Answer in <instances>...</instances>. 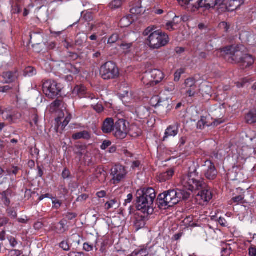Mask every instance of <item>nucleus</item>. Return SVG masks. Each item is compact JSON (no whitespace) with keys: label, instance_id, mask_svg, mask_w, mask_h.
I'll list each match as a JSON object with an SVG mask.
<instances>
[{"label":"nucleus","instance_id":"obj_43","mask_svg":"<svg viewBox=\"0 0 256 256\" xmlns=\"http://www.w3.org/2000/svg\"><path fill=\"white\" fill-rule=\"evenodd\" d=\"M122 4V0H114L110 4V7L112 8L116 9L119 8Z\"/></svg>","mask_w":256,"mask_h":256},{"label":"nucleus","instance_id":"obj_32","mask_svg":"<svg viewBox=\"0 0 256 256\" xmlns=\"http://www.w3.org/2000/svg\"><path fill=\"white\" fill-rule=\"evenodd\" d=\"M119 203L116 199L111 200L105 204V208L108 210L110 208L116 209L119 207Z\"/></svg>","mask_w":256,"mask_h":256},{"label":"nucleus","instance_id":"obj_6","mask_svg":"<svg viewBox=\"0 0 256 256\" xmlns=\"http://www.w3.org/2000/svg\"><path fill=\"white\" fill-rule=\"evenodd\" d=\"M136 207L138 210L144 214H151L154 212V202L148 200L138 192L136 194Z\"/></svg>","mask_w":256,"mask_h":256},{"label":"nucleus","instance_id":"obj_64","mask_svg":"<svg viewBox=\"0 0 256 256\" xmlns=\"http://www.w3.org/2000/svg\"><path fill=\"white\" fill-rule=\"evenodd\" d=\"M69 256H84L82 252H70Z\"/></svg>","mask_w":256,"mask_h":256},{"label":"nucleus","instance_id":"obj_20","mask_svg":"<svg viewBox=\"0 0 256 256\" xmlns=\"http://www.w3.org/2000/svg\"><path fill=\"white\" fill-rule=\"evenodd\" d=\"M224 0H200V8H213L216 5H221Z\"/></svg>","mask_w":256,"mask_h":256},{"label":"nucleus","instance_id":"obj_15","mask_svg":"<svg viewBox=\"0 0 256 256\" xmlns=\"http://www.w3.org/2000/svg\"><path fill=\"white\" fill-rule=\"evenodd\" d=\"M17 70L3 72L0 76V80L4 83H10L14 82L18 77Z\"/></svg>","mask_w":256,"mask_h":256},{"label":"nucleus","instance_id":"obj_10","mask_svg":"<svg viewBox=\"0 0 256 256\" xmlns=\"http://www.w3.org/2000/svg\"><path fill=\"white\" fill-rule=\"evenodd\" d=\"M112 180L114 184L119 183L126 176L127 172L126 168L121 165H116L111 169Z\"/></svg>","mask_w":256,"mask_h":256},{"label":"nucleus","instance_id":"obj_39","mask_svg":"<svg viewBox=\"0 0 256 256\" xmlns=\"http://www.w3.org/2000/svg\"><path fill=\"white\" fill-rule=\"evenodd\" d=\"M244 0H230V6L233 7L232 10L238 8L241 5L244 4Z\"/></svg>","mask_w":256,"mask_h":256},{"label":"nucleus","instance_id":"obj_21","mask_svg":"<svg viewBox=\"0 0 256 256\" xmlns=\"http://www.w3.org/2000/svg\"><path fill=\"white\" fill-rule=\"evenodd\" d=\"M66 116L63 122H62V119L63 118V116H64V113L60 114L58 118L56 119L58 126H61V128L62 130H63L68 124L72 118V116L70 114H68L67 112H66Z\"/></svg>","mask_w":256,"mask_h":256},{"label":"nucleus","instance_id":"obj_38","mask_svg":"<svg viewBox=\"0 0 256 256\" xmlns=\"http://www.w3.org/2000/svg\"><path fill=\"white\" fill-rule=\"evenodd\" d=\"M36 74V70L32 66H28L24 70V75L26 76L31 77Z\"/></svg>","mask_w":256,"mask_h":256},{"label":"nucleus","instance_id":"obj_52","mask_svg":"<svg viewBox=\"0 0 256 256\" xmlns=\"http://www.w3.org/2000/svg\"><path fill=\"white\" fill-rule=\"evenodd\" d=\"M8 240L10 242V246L14 248L17 245L18 242L14 238L10 236L8 237Z\"/></svg>","mask_w":256,"mask_h":256},{"label":"nucleus","instance_id":"obj_30","mask_svg":"<svg viewBox=\"0 0 256 256\" xmlns=\"http://www.w3.org/2000/svg\"><path fill=\"white\" fill-rule=\"evenodd\" d=\"M244 196L243 194H240L233 197L232 200L230 201L229 203L230 204L238 205L240 204H242L245 203L244 200Z\"/></svg>","mask_w":256,"mask_h":256},{"label":"nucleus","instance_id":"obj_9","mask_svg":"<svg viewBox=\"0 0 256 256\" xmlns=\"http://www.w3.org/2000/svg\"><path fill=\"white\" fill-rule=\"evenodd\" d=\"M114 136L120 140L126 138L128 133L126 122L123 119H120L115 122L114 130Z\"/></svg>","mask_w":256,"mask_h":256},{"label":"nucleus","instance_id":"obj_36","mask_svg":"<svg viewBox=\"0 0 256 256\" xmlns=\"http://www.w3.org/2000/svg\"><path fill=\"white\" fill-rule=\"evenodd\" d=\"M88 152V148L86 146L80 145L76 146V153L80 156H82L84 154Z\"/></svg>","mask_w":256,"mask_h":256},{"label":"nucleus","instance_id":"obj_34","mask_svg":"<svg viewBox=\"0 0 256 256\" xmlns=\"http://www.w3.org/2000/svg\"><path fill=\"white\" fill-rule=\"evenodd\" d=\"M67 224V221L66 220H62L56 226L57 232L59 233L64 232L66 230V225Z\"/></svg>","mask_w":256,"mask_h":256},{"label":"nucleus","instance_id":"obj_45","mask_svg":"<svg viewBox=\"0 0 256 256\" xmlns=\"http://www.w3.org/2000/svg\"><path fill=\"white\" fill-rule=\"evenodd\" d=\"M165 90L168 92H173L175 90V84L174 82H168L166 86Z\"/></svg>","mask_w":256,"mask_h":256},{"label":"nucleus","instance_id":"obj_63","mask_svg":"<svg viewBox=\"0 0 256 256\" xmlns=\"http://www.w3.org/2000/svg\"><path fill=\"white\" fill-rule=\"evenodd\" d=\"M96 196L99 198H103L106 196V192L104 190H101L96 193Z\"/></svg>","mask_w":256,"mask_h":256},{"label":"nucleus","instance_id":"obj_28","mask_svg":"<svg viewBox=\"0 0 256 256\" xmlns=\"http://www.w3.org/2000/svg\"><path fill=\"white\" fill-rule=\"evenodd\" d=\"M72 138L74 140L84 139L88 140L91 138V134L88 131L84 130L73 134Z\"/></svg>","mask_w":256,"mask_h":256},{"label":"nucleus","instance_id":"obj_60","mask_svg":"<svg viewBox=\"0 0 256 256\" xmlns=\"http://www.w3.org/2000/svg\"><path fill=\"white\" fill-rule=\"evenodd\" d=\"M220 26L221 28H224L226 32H227L229 29V26L226 22H224L220 23Z\"/></svg>","mask_w":256,"mask_h":256},{"label":"nucleus","instance_id":"obj_18","mask_svg":"<svg viewBox=\"0 0 256 256\" xmlns=\"http://www.w3.org/2000/svg\"><path fill=\"white\" fill-rule=\"evenodd\" d=\"M114 124L112 118H106L103 122L102 128V131L104 134L110 133L114 130Z\"/></svg>","mask_w":256,"mask_h":256},{"label":"nucleus","instance_id":"obj_17","mask_svg":"<svg viewBox=\"0 0 256 256\" xmlns=\"http://www.w3.org/2000/svg\"><path fill=\"white\" fill-rule=\"evenodd\" d=\"M136 192L140 194L142 196L154 202L156 198V194L155 190L152 188H142L138 190Z\"/></svg>","mask_w":256,"mask_h":256},{"label":"nucleus","instance_id":"obj_11","mask_svg":"<svg viewBox=\"0 0 256 256\" xmlns=\"http://www.w3.org/2000/svg\"><path fill=\"white\" fill-rule=\"evenodd\" d=\"M204 176L210 180L215 179L218 174V172L213 163L210 160H206L202 166Z\"/></svg>","mask_w":256,"mask_h":256},{"label":"nucleus","instance_id":"obj_35","mask_svg":"<svg viewBox=\"0 0 256 256\" xmlns=\"http://www.w3.org/2000/svg\"><path fill=\"white\" fill-rule=\"evenodd\" d=\"M38 122V116L34 110L31 112L30 116V124L32 126H37Z\"/></svg>","mask_w":256,"mask_h":256},{"label":"nucleus","instance_id":"obj_7","mask_svg":"<svg viewBox=\"0 0 256 256\" xmlns=\"http://www.w3.org/2000/svg\"><path fill=\"white\" fill-rule=\"evenodd\" d=\"M164 78V74L162 72L154 69L146 72L142 78V81L146 85L154 86L161 82Z\"/></svg>","mask_w":256,"mask_h":256},{"label":"nucleus","instance_id":"obj_56","mask_svg":"<svg viewBox=\"0 0 256 256\" xmlns=\"http://www.w3.org/2000/svg\"><path fill=\"white\" fill-rule=\"evenodd\" d=\"M132 46V44L131 43L130 44H126V43H122L120 44V48L123 50H128L130 49Z\"/></svg>","mask_w":256,"mask_h":256},{"label":"nucleus","instance_id":"obj_57","mask_svg":"<svg viewBox=\"0 0 256 256\" xmlns=\"http://www.w3.org/2000/svg\"><path fill=\"white\" fill-rule=\"evenodd\" d=\"M132 198L133 196L132 194H128L125 200L124 203V206H126L127 204H130L132 202Z\"/></svg>","mask_w":256,"mask_h":256},{"label":"nucleus","instance_id":"obj_25","mask_svg":"<svg viewBox=\"0 0 256 256\" xmlns=\"http://www.w3.org/2000/svg\"><path fill=\"white\" fill-rule=\"evenodd\" d=\"M248 149L247 147H244L242 150V154L239 152L238 154L240 156L238 157L237 164H234V166L240 167L244 163L246 160L249 156V154L246 153L244 154V152H246Z\"/></svg>","mask_w":256,"mask_h":256},{"label":"nucleus","instance_id":"obj_16","mask_svg":"<svg viewBox=\"0 0 256 256\" xmlns=\"http://www.w3.org/2000/svg\"><path fill=\"white\" fill-rule=\"evenodd\" d=\"M182 6H187V8L192 12H195L200 8V0H178Z\"/></svg>","mask_w":256,"mask_h":256},{"label":"nucleus","instance_id":"obj_26","mask_svg":"<svg viewBox=\"0 0 256 256\" xmlns=\"http://www.w3.org/2000/svg\"><path fill=\"white\" fill-rule=\"evenodd\" d=\"M146 218L143 216H137L135 218L134 226L136 230L144 228L146 224Z\"/></svg>","mask_w":256,"mask_h":256},{"label":"nucleus","instance_id":"obj_33","mask_svg":"<svg viewBox=\"0 0 256 256\" xmlns=\"http://www.w3.org/2000/svg\"><path fill=\"white\" fill-rule=\"evenodd\" d=\"M246 120L248 124L256 122V112L250 111L246 116Z\"/></svg>","mask_w":256,"mask_h":256},{"label":"nucleus","instance_id":"obj_14","mask_svg":"<svg viewBox=\"0 0 256 256\" xmlns=\"http://www.w3.org/2000/svg\"><path fill=\"white\" fill-rule=\"evenodd\" d=\"M2 118L10 123L15 122L21 117V114L18 112L6 110L2 113Z\"/></svg>","mask_w":256,"mask_h":256},{"label":"nucleus","instance_id":"obj_41","mask_svg":"<svg viewBox=\"0 0 256 256\" xmlns=\"http://www.w3.org/2000/svg\"><path fill=\"white\" fill-rule=\"evenodd\" d=\"M132 21L129 19L128 17H124L122 18L120 22V24L121 27H128L130 25Z\"/></svg>","mask_w":256,"mask_h":256},{"label":"nucleus","instance_id":"obj_42","mask_svg":"<svg viewBox=\"0 0 256 256\" xmlns=\"http://www.w3.org/2000/svg\"><path fill=\"white\" fill-rule=\"evenodd\" d=\"M59 246L64 250L68 251L70 250V246L68 240H64L59 244Z\"/></svg>","mask_w":256,"mask_h":256},{"label":"nucleus","instance_id":"obj_29","mask_svg":"<svg viewBox=\"0 0 256 256\" xmlns=\"http://www.w3.org/2000/svg\"><path fill=\"white\" fill-rule=\"evenodd\" d=\"M172 101L169 98L163 99L162 102H160V106H162L165 108L166 112H169L171 110L172 108Z\"/></svg>","mask_w":256,"mask_h":256},{"label":"nucleus","instance_id":"obj_59","mask_svg":"<svg viewBox=\"0 0 256 256\" xmlns=\"http://www.w3.org/2000/svg\"><path fill=\"white\" fill-rule=\"evenodd\" d=\"M250 256H256V248L250 247L248 249Z\"/></svg>","mask_w":256,"mask_h":256},{"label":"nucleus","instance_id":"obj_40","mask_svg":"<svg viewBox=\"0 0 256 256\" xmlns=\"http://www.w3.org/2000/svg\"><path fill=\"white\" fill-rule=\"evenodd\" d=\"M162 99H161L159 96H154L150 99V103L152 106L156 108L160 106V102H162Z\"/></svg>","mask_w":256,"mask_h":256},{"label":"nucleus","instance_id":"obj_3","mask_svg":"<svg viewBox=\"0 0 256 256\" xmlns=\"http://www.w3.org/2000/svg\"><path fill=\"white\" fill-rule=\"evenodd\" d=\"M143 36H147L146 42L147 44L153 49H158L166 46L168 42V36L164 32L156 30L154 26L146 28L143 32Z\"/></svg>","mask_w":256,"mask_h":256},{"label":"nucleus","instance_id":"obj_51","mask_svg":"<svg viewBox=\"0 0 256 256\" xmlns=\"http://www.w3.org/2000/svg\"><path fill=\"white\" fill-rule=\"evenodd\" d=\"M112 144V142L110 140H104L100 146V148L102 150H105L108 146H110Z\"/></svg>","mask_w":256,"mask_h":256},{"label":"nucleus","instance_id":"obj_54","mask_svg":"<svg viewBox=\"0 0 256 256\" xmlns=\"http://www.w3.org/2000/svg\"><path fill=\"white\" fill-rule=\"evenodd\" d=\"M218 224L222 226L226 227L228 226V222L225 218L220 217L218 220Z\"/></svg>","mask_w":256,"mask_h":256},{"label":"nucleus","instance_id":"obj_8","mask_svg":"<svg viewBox=\"0 0 256 256\" xmlns=\"http://www.w3.org/2000/svg\"><path fill=\"white\" fill-rule=\"evenodd\" d=\"M42 88L44 94L50 98H54L60 92V88L58 86L57 82L52 80H48L44 82Z\"/></svg>","mask_w":256,"mask_h":256},{"label":"nucleus","instance_id":"obj_19","mask_svg":"<svg viewBox=\"0 0 256 256\" xmlns=\"http://www.w3.org/2000/svg\"><path fill=\"white\" fill-rule=\"evenodd\" d=\"M178 127L179 124L178 123H176L174 125L170 126L166 130L163 140H166L168 137H174L176 136L178 132Z\"/></svg>","mask_w":256,"mask_h":256},{"label":"nucleus","instance_id":"obj_24","mask_svg":"<svg viewBox=\"0 0 256 256\" xmlns=\"http://www.w3.org/2000/svg\"><path fill=\"white\" fill-rule=\"evenodd\" d=\"M12 6V14H18L22 10L24 4L22 0H10Z\"/></svg>","mask_w":256,"mask_h":256},{"label":"nucleus","instance_id":"obj_4","mask_svg":"<svg viewBox=\"0 0 256 256\" xmlns=\"http://www.w3.org/2000/svg\"><path fill=\"white\" fill-rule=\"evenodd\" d=\"M244 49V46L242 45L231 46L222 48V52L229 56L228 60L230 61V59L232 62L240 63L242 68H244L252 66L254 63V59L251 55L243 54Z\"/></svg>","mask_w":256,"mask_h":256},{"label":"nucleus","instance_id":"obj_53","mask_svg":"<svg viewBox=\"0 0 256 256\" xmlns=\"http://www.w3.org/2000/svg\"><path fill=\"white\" fill-rule=\"evenodd\" d=\"M70 173L68 170L65 168L62 172V177L64 179L68 178L70 176Z\"/></svg>","mask_w":256,"mask_h":256},{"label":"nucleus","instance_id":"obj_58","mask_svg":"<svg viewBox=\"0 0 256 256\" xmlns=\"http://www.w3.org/2000/svg\"><path fill=\"white\" fill-rule=\"evenodd\" d=\"M10 252L13 256H19L22 254V251L17 250H11Z\"/></svg>","mask_w":256,"mask_h":256},{"label":"nucleus","instance_id":"obj_27","mask_svg":"<svg viewBox=\"0 0 256 256\" xmlns=\"http://www.w3.org/2000/svg\"><path fill=\"white\" fill-rule=\"evenodd\" d=\"M180 22V19L179 16H176L172 20L169 21L166 24V30L172 31L176 29L178 24Z\"/></svg>","mask_w":256,"mask_h":256},{"label":"nucleus","instance_id":"obj_5","mask_svg":"<svg viewBox=\"0 0 256 256\" xmlns=\"http://www.w3.org/2000/svg\"><path fill=\"white\" fill-rule=\"evenodd\" d=\"M100 75L104 80L115 79L119 76V70L114 62H108L100 67Z\"/></svg>","mask_w":256,"mask_h":256},{"label":"nucleus","instance_id":"obj_46","mask_svg":"<svg viewBox=\"0 0 256 256\" xmlns=\"http://www.w3.org/2000/svg\"><path fill=\"white\" fill-rule=\"evenodd\" d=\"M92 106L93 107L94 109L98 113H100L102 112L104 110V108L102 104H100L98 103L96 104H92Z\"/></svg>","mask_w":256,"mask_h":256},{"label":"nucleus","instance_id":"obj_61","mask_svg":"<svg viewBox=\"0 0 256 256\" xmlns=\"http://www.w3.org/2000/svg\"><path fill=\"white\" fill-rule=\"evenodd\" d=\"M11 89V87L10 86H4L0 87V92H6Z\"/></svg>","mask_w":256,"mask_h":256},{"label":"nucleus","instance_id":"obj_62","mask_svg":"<svg viewBox=\"0 0 256 256\" xmlns=\"http://www.w3.org/2000/svg\"><path fill=\"white\" fill-rule=\"evenodd\" d=\"M88 198V195H86V194H82V195L80 196L77 198V201L78 202H82V201L86 200Z\"/></svg>","mask_w":256,"mask_h":256},{"label":"nucleus","instance_id":"obj_37","mask_svg":"<svg viewBox=\"0 0 256 256\" xmlns=\"http://www.w3.org/2000/svg\"><path fill=\"white\" fill-rule=\"evenodd\" d=\"M232 250L230 244H225L221 250L222 256H230L232 253Z\"/></svg>","mask_w":256,"mask_h":256},{"label":"nucleus","instance_id":"obj_13","mask_svg":"<svg viewBox=\"0 0 256 256\" xmlns=\"http://www.w3.org/2000/svg\"><path fill=\"white\" fill-rule=\"evenodd\" d=\"M86 87L83 85L76 86L74 89L73 94H77L80 98H86L90 99L92 100H98V98H96L92 94L88 93L86 91Z\"/></svg>","mask_w":256,"mask_h":256},{"label":"nucleus","instance_id":"obj_47","mask_svg":"<svg viewBox=\"0 0 256 256\" xmlns=\"http://www.w3.org/2000/svg\"><path fill=\"white\" fill-rule=\"evenodd\" d=\"M83 248L86 252H90L94 249V245L89 242H85L84 244Z\"/></svg>","mask_w":256,"mask_h":256},{"label":"nucleus","instance_id":"obj_1","mask_svg":"<svg viewBox=\"0 0 256 256\" xmlns=\"http://www.w3.org/2000/svg\"><path fill=\"white\" fill-rule=\"evenodd\" d=\"M181 184L188 192L199 190L196 194V200L202 204L209 202L212 198L210 188L203 180L200 179L198 174L194 166L190 167L187 175L184 176L181 179Z\"/></svg>","mask_w":256,"mask_h":256},{"label":"nucleus","instance_id":"obj_50","mask_svg":"<svg viewBox=\"0 0 256 256\" xmlns=\"http://www.w3.org/2000/svg\"><path fill=\"white\" fill-rule=\"evenodd\" d=\"M8 215L13 218H16L17 216L16 212L13 208H10L7 210Z\"/></svg>","mask_w":256,"mask_h":256},{"label":"nucleus","instance_id":"obj_49","mask_svg":"<svg viewBox=\"0 0 256 256\" xmlns=\"http://www.w3.org/2000/svg\"><path fill=\"white\" fill-rule=\"evenodd\" d=\"M118 39V36L117 34H113L110 36V37L108 39V44H114L116 42Z\"/></svg>","mask_w":256,"mask_h":256},{"label":"nucleus","instance_id":"obj_22","mask_svg":"<svg viewBox=\"0 0 256 256\" xmlns=\"http://www.w3.org/2000/svg\"><path fill=\"white\" fill-rule=\"evenodd\" d=\"M150 248L148 245H142L134 251L129 256H147L149 254Z\"/></svg>","mask_w":256,"mask_h":256},{"label":"nucleus","instance_id":"obj_44","mask_svg":"<svg viewBox=\"0 0 256 256\" xmlns=\"http://www.w3.org/2000/svg\"><path fill=\"white\" fill-rule=\"evenodd\" d=\"M184 70L182 68H180L177 70L174 73V80L175 82H178L180 78L181 75L184 74Z\"/></svg>","mask_w":256,"mask_h":256},{"label":"nucleus","instance_id":"obj_23","mask_svg":"<svg viewBox=\"0 0 256 256\" xmlns=\"http://www.w3.org/2000/svg\"><path fill=\"white\" fill-rule=\"evenodd\" d=\"M174 170L170 168L166 172H162L157 176L158 180L160 182H165L169 180L174 175Z\"/></svg>","mask_w":256,"mask_h":256},{"label":"nucleus","instance_id":"obj_55","mask_svg":"<svg viewBox=\"0 0 256 256\" xmlns=\"http://www.w3.org/2000/svg\"><path fill=\"white\" fill-rule=\"evenodd\" d=\"M248 82V80L245 78L242 80V82H238L236 83V86L238 88H242L244 87L246 83Z\"/></svg>","mask_w":256,"mask_h":256},{"label":"nucleus","instance_id":"obj_12","mask_svg":"<svg viewBox=\"0 0 256 256\" xmlns=\"http://www.w3.org/2000/svg\"><path fill=\"white\" fill-rule=\"evenodd\" d=\"M186 92L189 97H194L198 93L196 80L193 78H187L184 82Z\"/></svg>","mask_w":256,"mask_h":256},{"label":"nucleus","instance_id":"obj_2","mask_svg":"<svg viewBox=\"0 0 256 256\" xmlns=\"http://www.w3.org/2000/svg\"><path fill=\"white\" fill-rule=\"evenodd\" d=\"M190 196V192L184 187L182 189L170 190L158 195V204L160 208L166 209L177 204L182 200L188 199Z\"/></svg>","mask_w":256,"mask_h":256},{"label":"nucleus","instance_id":"obj_31","mask_svg":"<svg viewBox=\"0 0 256 256\" xmlns=\"http://www.w3.org/2000/svg\"><path fill=\"white\" fill-rule=\"evenodd\" d=\"M11 192L9 190H7L2 193H0V195L2 196V200L4 204L7 206H9L10 203V200L8 198L9 195H10Z\"/></svg>","mask_w":256,"mask_h":256},{"label":"nucleus","instance_id":"obj_48","mask_svg":"<svg viewBox=\"0 0 256 256\" xmlns=\"http://www.w3.org/2000/svg\"><path fill=\"white\" fill-rule=\"evenodd\" d=\"M8 222V218L3 214H0V228L6 225Z\"/></svg>","mask_w":256,"mask_h":256}]
</instances>
